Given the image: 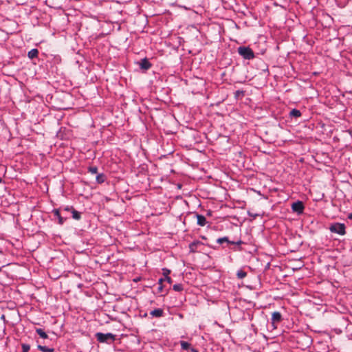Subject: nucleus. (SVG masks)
<instances>
[{"instance_id": "1", "label": "nucleus", "mask_w": 352, "mask_h": 352, "mask_svg": "<svg viewBox=\"0 0 352 352\" xmlns=\"http://www.w3.org/2000/svg\"><path fill=\"white\" fill-rule=\"evenodd\" d=\"M238 53L245 59L250 60L254 58V52L249 47H239L238 48Z\"/></svg>"}, {"instance_id": "8", "label": "nucleus", "mask_w": 352, "mask_h": 352, "mask_svg": "<svg viewBox=\"0 0 352 352\" xmlns=\"http://www.w3.org/2000/svg\"><path fill=\"white\" fill-rule=\"evenodd\" d=\"M197 224L200 226H204L206 224V219L204 215L197 214Z\"/></svg>"}, {"instance_id": "25", "label": "nucleus", "mask_w": 352, "mask_h": 352, "mask_svg": "<svg viewBox=\"0 0 352 352\" xmlns=\"http://www.w3.org/2000/svg\"><path fill=\"white\" fill-rule=\"evenodd\" d=\"M231 244L241 245L243 243L242 241L239 240L236 242L231 241Z\"/></svg>"}, {"instance_id": "27", "label": "nucleus", "mask_w": 352, "mask_h": 352, "mask_svg": "<svg viewBox=\"0 0 352 352\" xmlns=\"http://www.w3.org/2000/svg\"><path fill=\"white\" fill-rule=\"evenodd\" d=\"M190 351L191 352H199L197 349H194V348H191L190 349Z\"/></svg>"}, {"instance_id": "24", "label": "nucleus", "mask_w": 352, "mask_h": 352, "mask_svg": "<svg viewBox=\"0 0 352 352\" xmlns=\"http://www.w3.org/2000/svg\"><path fill=\"white\" fill-rule=\"evenodd\" d=\"M163 271H164V274L165 277L166 276H168L170 274V271L169 270H167V269H163Z\"/></svg>"}, {"instance_id": "12", "label": "nucleus", "mask_w": 352, "mask_h": 352, "mask_svg": "<svg viewBox=\"0 0 352 352\" xmlns=\"http://www.w3.org/2000/svg\"><path fill=\"white\" fill-rule=\"evenodd\" d=\"M36 332L40 336L41 338L43 339H46L48 338L47 333L42 329H36Z\"/></svg>"}, {"instance_id": "5", "label": "nucleus", "mask_w": 352, "mask_h": 352, "mask_svg": "<svg viewBox=\"0 0 352 352\" xmlns=\"http://www.w3.org/2000/svg\"><path fill=\"white\" fill-rule=\"evenodd\" d=\"M282 320V316L280 312L274 311L272 314V323L275 324L276 323H278Z\"/></svg>"}, {"instance_id": "11", "label": "nucleus", "mask_w": 352, "mask_h": 352, "mask_svg": "<svg viewBox=\"0 0 352 352\" xmlns=\"http://www.w3.org/2000/svg\"><path fill=\"white\" fill-rule=\"evenodd\" d=\"M37 348L38 350L41 351L42 352H54V348H48L45 346L38 345Z\"/></svg>"}, {"instance_id": "26", "label": "nucleus", "mask_w": 352, "mask_h": 352, "mask_svg": "<svg viewBox=\"0 0 352 352\" xmlns=\"http://www.w3.org/2000/svg\"><path fill=\"white\" fill-rule=\"evenodd\" d=\"M72 208H73L72 207L69 208V207L67 206V207L64 208L63 211L64 212H70V211L72 212Z\"/></svg>"}, {"instance_id": "31", "label": "nucleus", "mask_w": 352, "mask_h": 352, "mask_svg": "<svg viewBox=\"0 0 352 352\" xmlns=\"http://www.w3.org/2000/svg\"><path fill=\"white\" fill-rule=\"evenodd\" d=\"M2 182V179L0 177V184Z\"/></svg>"}, {"instance_id": "19", "label": "nucleus", "mask_w": 352, "mask_h": 352, "mask_svg": "<svg viewBox=\"0 0 352 352\" xmlns=\"http://www.w3.org/2000/svg\"><path fill=\"white\" fill-rule=\"evenodd\" d=\"M96 181L99 184H102L104 182V176L102 174H99L96 177Z\"/></svg>"}, {"instance_id": "15", "label": "nucleus", "mask_w": 352, "mask_h": 352, "mask_svg": "<svg viewBox=\"0 0 352 352\" xmlns=\"http://www.w3.org/2000/svg\"><path fill=\"white\" fill-rule=\"evenodd\" d=\"M236 276L239 279H243L247 276V273L243 270H239L236 273Z\"/></svg>"}, {"instance_id": "30", "label": "nucleus", "mask_w": 352, "mask_h": 352, "mask_svg": "<svg viewBox=\"0 0 352 352\" xmlns=\"http://www.w3.org/2000/svg\"><path fill=\"white\" fill-rule=\"evenodd\" d=\"M240 94H243V92H242V91H237L236 92V96L240 95Z\"/></svg>"}, {"instance_id": "4", "label": "nucleus", "mask_w": 352, "mask_h": 352, "mask_svg": "<svg viewBox=\"0 0 352 352\" xmlns=\"http://www.w3.org/2000/svg\"><path fill=\"white\" fill-rule=\"evenodd\" d=\"M292 209L294 212H296L298 214L302 213L304 210L303 203L300 201L293 203L292 205Z\"/></svg>"}, {"instance_id": "9", "label": "nucleus", "mask_w": 352, "mask_h": 352, "mask_svg": "<svg viewBox=\"0 0 352 352\" xmlns=\"http://www.w3.org/2000/svg\"><path fill=\"white\" fill-rule=\"evenodd\" d=\"M54 214L55 216H56L58 219V223L62 225L63 224L64 221H65V219H67V217L65 218H63L61 215H60V211L58 209H56L53 211Z\"/></svg>"}, {"instance_id": "29", "label": "nucleus", "mask_w": 352, "mask_h": 352, "mask_svg": "<svg viewBox=\"0 0 352 352\" xmlns=\"http://www.w3.org/2000/svg\"><path fill=\"white\" fill-rule=\"evenodd\" d=\"M348 218L351 220H352V212L349 214Z\"/></svg>"}, {"instance_id": "22", "label": "nucleus", "mask_w": 352, "mask_h": 352, "mask_svg": "<svg viewBox=\"0 0 352 352\" xmlns=\"http://www.w3.org/2000/svg\"><path fill=\"white\" fill-rule=\"evenodd\" d=\"M164 280L163 278H160L159 280V287L157 288L158 292H162L163 290V285H162V281Z\"/></svg>"}, {"instance_id": "2", "label": "nucleus", "mask_w": 352, "mask_h": 352, "mask_svg": "<svg viewBox=\"0 0 352 352\" xmlns=\"http://www.w3.org/2000/svg\"><path fill=\"white\" fill-rule=\"evenodd\" d=\"M96 337L97 340L100 342H109V341L113 342L115 340V336L111 333H97L96 334Z\"/></svg>"}, {"instance_id": "13", "label": "nucleus", "mask_w": 352, "mask_h": 352, "mask_svg": "<svg viewBox=\"0 0 352 352\" xmlns=\"http://www.w3.org/2000/svg\"><path fill=\"white\" fill-rule=\"evenodd\" d=\"M289 115L291 117L298 118L301 116V112L296 109H294L290 111Z\"/></svg>"}, {"instance_id": "18", "label": "nucleus", "mask_w": 352, "mask_h": 352, "mask_svg": "<svg viewBox=\"0 0 352 352\" xmlns=\"http://www.w3.org/2000/svg\"><path fill=\"white\" fill-rule=\"evenodd\" d=\"M173 289L176 292H181L183 290V285L182 284H175L173 285Z\"/></svg>"}, {"instance_id": "10", "label": "nucleus", "mask_w": 352, "mask_h": 352, "mask_svg": "<svg viewBox=\"0 0 352 352\" xmlns=\"http://www.w3.org/2000/svg\"><path fill=\"white\" fill-rule=\"evenodd\" d=\"M38 54V50L37 49H32L30 52H28V56L30 59H33L36 58Z\"/></svg>"}, {"instance_id": "16", "label": "nucleus", "mask_w": 352, "mask_h": 352, "mask_svg": "<svg viewBox=\"0 0 352 352\" xmlns=\"http://www.w3.org/2000/svg\"><path fill=\"white\" fill-rule=\"evenodd\" d=\"M181 347L184 350H187L190 348V344L185 341L180 342Z\"/></svg>"}, {"instance_id": "21", "label": "nucleus", "mask_w": 352, "mask_h": 352, "mask_svg": "<svg viewBox=\"0 0 352 352\" xmlns=\"http://www.w3.org/2000/svg\"><path fill=\"white\" fill-rule=\"evenodd\" d=\"M89 171L91 173V174H96L97 173V171H98V168L96 166H90L89 168Z\"/></svg>"}, {"instance_id": "17", "label": "nucleus", "mask_w": 352, "mask_h": 352, "mask_svg": "<svg viewBox=\"0 0 352 352\" xmlns=\"http://www.w3.org/2000/svg\"><path fill=\"white\" fill-rule=\"evenodd\" d=\"M217 243H219V244H221L223 243V242H227L228 243H230L231 241L228 240V238L225 236V237H222V238H219L217 239Z\"/></svg>"}, {"instance_id": "7", "label": "nucleus", "mask_w": 352, "mask_h": 352, "mask_svg": "<svg viewBox=\"0 0 352 352\" xmlns=\"http://www.w3.org/2000/svg\"><path fill=\"white\" fill-rule=\"evenodd\" d=\"M151 316L155 318H160L164 314V311L162 309H156L150 312Z\"/></svg>"}, {"instance_id": "20", "label": "nucleus", "mask_w": 352, "mask_h": 352, "mask_svg": "<svg viewBox=\"0 0 352 352\" xmlns=\"http://www.w3.org/2000/svg\"><path fill=\"white\" fill-rule=\"evenodd\" d=\"M21 347L23 349V352H28L30 349V346L28 344H22Z\"/></svg>"}, {"instance_id": "28", "label": "nucleus", "mask_w": 352, "mask_h": 352, "mask_svg": "<svg viewBox=\"0 0 352 352\" xmlns=\"http://www.w3.org/2000/svg\"><path fill=\"white\" fill-rule=\"evenodd\" d=\"M195 243H191V244L190 245V248L192 250L193 246H195Z\"/></svg>"}, {"instance_id": "3", "label": "nucleus", "mask_w": 352, "mask_h": 352, "mask_svg": "<svg viewBox=\"0 0 352 352\" xmlns=\"http://www.w3.org/2000/svg\"><path fill=\"white\" fill-rule=\"evenodd\" d=\"M329 230L331 232L337 233L340 235H344L345 232V226L344 223H335L331 225Z\"/></svg>"}, {"instance_id": "23", "label": "nucleus", "mask_w": 352, "mask_h": 352, "mask_svg": "<svg viewBox=\"0 0 352 352\" xmlns=\"http://www.w3.org/2000/svg\"><path fill=\"white\" fill-rule=\"evenodd\" d=\"M165 280H166L169 284H171L172 283V279L170 277H169L168 276H166L164 278Z\"/></svg>"}, {"instance_id": "32", "label": "nucleus", "mask_w": 352, "mask_h": 352, "mask_svg": "<svg viewBox=\"0 0 352 352\" xmlns=\"http://www.w3.org/2000/svg\"><path fill=\"white\" fill-rule=\"evenodd\" d=\"M1 271V267H0V272Z\"/></svg>"}, {"instance_id": "6", "label": "nucleus", "mask_w": 352, "mask_h": 352, "mask_svg": "<svg viewBox=\"0 0 352 352\" xmlns=\"http://www.w3.org/2000/svg\"><path fill=\"white\" fill-rule=\"evenodd\" d=\"M140 67L142 69L147 70L151 68V64L146 58H143L140 61Z\"/></svg>"}, {"instance_id": "14", "label": "nucleus", "mask_w": 352, "mask_h": 352, "mask_svg": "<svg viewBox=\"0 0 352 352\" xmlns=\"http://www.w3.org/2000/svg\"><path fill=\"white\" fill-rule=\"evenodd\" d=\"M72 217L76 220H79L80 219V213L78 212L77 210H74V208H72Z\"/></svg>"}]
</instances>
